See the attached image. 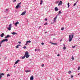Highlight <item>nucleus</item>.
Segmentation results:
<instances>
[{
  "label": "nucleus",
  "mask_w": 80,
  "mask_h": 80,
  "mask_svg": "<svg viewBox=\"0 0 80 80\" xmlns=\"http://www.w3.org/2000/svg\"><path fill=\"white\" fill-rule=\"evenodd\" d=\"M49 43H51V44H52V45H57V43H53L51 42H50Z\"/></svg>",
  "instance_id": "obj_5"
},
{
  "label": "nucleus",
  "mask_w": 80,
  "mask_h": 80,
  "mask_svg": "<svg viewBox=\"0 0 80 80\" xmlns=\"http://www.w3.org/2000/svg\"><path fill=\"white\" fill-rule=\"evenodd\" d=\"M26 42H27V43H31V41L30 40Z\"/></svg>",
  "instance_id": "obj_19"
},
{
  "label": "nucleus",
  "mask_w": 80,
  "mask_h": 80,
  "mask_svg": "<svg viewBox=\"0 0 80 80\" xmlns=\"http://www.w3.org/2000/svg\"><path fill=\"white\" fill-rule=\"evenodd\" d=\"M9 28H7L8 30H11V28H12V24H10L9 25Z\"/></svg>",
  "instance_id": "obj_3"
},
{
  "label": "nucleus",
  "mask_w": 80,
  "mask_h": 80,
  "mask_svg": "<svg viewBox=\"0 0 80 80\" xmlns=\"http://www.w3.org/2000/svg\"><path fill=\"white\" fill-rule=\"evenodd\" d=\"M77 2H76L74 4V5L73 6H75L76 5V4H77Z\"/></svg>",
  "instance_id": "obj_28"
},
{
  "label": "nucleus",
  "mask_w": 80,
  "mask_h": 80,
  "mask_svg": "<svg viewBox=\"0 0 80 80\" xmlns=\"http://www.w3.org/2000/svg\"><path fill=\"white\" fill-rule=\"evenodd\" d=\"M8 37H10V36L9 35H8L6 37H5V38H8Z\"/></svg>",
  "instance_id": "obj_13"
},
{
  "label": "nucleus",
  "mask_w": 80,
  "mask_h": 80,
  "mask_svg": "<svg viewBox=\"0 0 80 80\" xmlns=\"http://www.w3.org/2000/svg\"><path fill=\"white\" fill-rule=\"evenodd\" d=\"M18 45L19 46H21V45H18Z\"/></svg>",
  "instance_id": "obj_48"
},
{
  "label": "nucleus",
  "mask_w": 80,
  "mask_h": 80,
  "mask_svg": "<svg viewBox=\"0 0 80 80\" xmlns=\"http://www.w3.org/2000/svg\"><path fill=\"white\" fill-rule=\"evenodd\" d=\"M8 42V39H4L2 40L1 42Z\"/></svg>",
  "instance_id": "obj_4"
},
{
  "label": "nucleus",
  "mask_w": 80,
  "mask_h": 80,
  "mask_svg": "<svg viewBox=\"0 0 80 80\" xmlns=\"http://www.w3.org/2000/svg\"><path fill=\"white\" fill-rule=\"evenodd\" d=\"M26 57L25 56V55L24 56H22V59H24V58H25Z\"/></svg>",
  "instance_id": "obj_21"
},
{
  "label": "nucleus",
  "mask_w": 80,
  "mask_h": 80,
  "mask_svg": "<svg viewBox=\"0 0 80 80\" xmlns=\"http://www.w3.org/2000/svg\"><path fill=\"white\" fill-rule=\"evenodd\" d=\"M80 67H78V70H80Z\"/></svg>",
  "instance_id": "obj_37"
},
{
  "label": "nucleus",
  "mask_w": 80,
  "mask_h": 80,
  "mask_svg": "<svg viewBox=\"0 0 80 80\" xmlns=\"http://www.w3.org/2000/svg\"><path fill=\"white\" fill-rule=\"evenodd\" d=\"M21 3H22V2H20L18 4V5H20V4H21Z\"/></svg>",
  "instance_id": "obj_33"
},
{
  "label": "nucleus",
  "mask_w": 80,
  "mask_h": 80,
  "mask_svg": "<svg viewBox=\"0 0 80 80\" xmlns=\"http://www.w3.org/2000/svg\"><path fill=\"white\" fill-rule=\"evenodd\" d=\"M19 24V22H17L16 23H15V25H16V27L17 26V24Z\"/></svg>",
  "instance_id": "obj_15"
},
{
  "label": "nucleus",
  "mask_w": 80,
  "mask_h": 80,
  "mask_svg": "<svg viewBox=\"0 0 80 80\" xmlns=\"http://www.w3.org/2000/svg\"><path fill=\"white\" fill-rule=\"evenodd\" d=\"M61 13H62V12H61V11H59L58 15H60Z\"/></svg>",
  "instance_id": "obj_20"
},
{
  "label": "nucleus",
  "mask_w": 80,
  "mask_h": 80,
  "mask_svg": "<svg viewBox=\"0 0 80 80\" xmlns=\"http://www.w3.org/2000/svg\"><path fill=\"white\" fill-rule=\"evenodd\" d=\"M3 43L2 41L0 42V47H1V45H2V43Z\"/></svg>",
  "instance_id": "obj_24"
},
{
  "label": "nucleus",
  "mask_w": 80,
  "mask_h": 80,
  "mask_svg": "<svg viewBox=\"0 0 80 80\" xmlns=\"http://www.w3.org/2000/svg\"><path fill=\"white\" fill-rule=\"evenodd\" d=\"M57 16H56L55 18H54V22H55V21L57 20Z\"/></svg>",
  "instance_id": "obj_10"
},
{
  "label": "nucleus",
  "mask_w": 80,
  "mask_h": 80,
  "mask_svg": "<svg viewBox=\"0 0 80 80\" xmlns=\"http://www.w3.org/2000/svg\"><path fill=\"white\" fill-rule=\"evenodd\" d=\"M30 80H33V76H32L30 77Z\"/></svg>",
  "instance_id": "obj_14"
},
{
  "label": "nucleus",
  "mask_w": 80,
  "mask_h": 80,
  "mask_svg": "<svg viewBox=\"0 0 80 80\" xmlns=\"http://www.w3.org/2000/svg\"><path fill=\"white\" fill-rule=\"evenodd\" d=\"M11 34H12V35H17V33L15 32H12Z\"/></svg>",
  "instance_id": "obj_12"
},
{
  "label": "nucleus",
  "mask_w": 80,
  "mask_h": 80,
  "mask_svg": "<svg viewBox=\"0 0 80 80\" xmlns=\"http://www.w3.org/2000/svg\"><path fill=\"white\" fill-rule=\"evenodd\" d=\"M35 51H37V49H35Z\"/></svg>",
  "instance_id": "obj_49"
},
{
  "label": "nucleus",
  "mask_w": 80,
  "mask_h": 80,
  "mask_svg": "<svg viewBox=\"0 0 80 80\" xmlns=\"http://www.w3.org/2000/svg\"><path fill=\"white\" fill-rule=\"evenodd\" d=\"M19 62H20V60L18 59L17 61H16L15 63L14 64V65L17 64V63H18Z\"/></svg>",
  "instance_id": "obj_8"
},
{
  "label": "nucleus",
  "mask_w": 80,
  "mask_h": 80,
  "mask_svg": "<svg viewBox=\"0 0 80 80\" xmlns=\"http://www.w3.org/2000/svg\"><path fill=\"white\" fill-rule=\"evenodd\" d=\"M80 75V73H79V74H78V75Z\"/></svg>",
  "instance_id": "obj_52"
},
{
  "label": "nucleus",
  "mask_w": 80,
  "mask_h": 80,
  "mask_svg": "<svg viewBox=\"0 0 80 80\" xmlns=\"http://www.w3.org/2000/svg\"><path fill=\"white\" fill-rule=\"evenodd\" d=\"M62 40L61 39V40H60V42H61Z\"/></svg>",
  "instance_id": "obj_47"
},
{
  "label": "nucleus",
  "mask_w": 80,
  "mask_h": 80,
  "mask_svg": "<svg viewBox=\"0 0 80 80\" xmlns=\"http://www.w3.org/2000/svg\"><path fill=\"white\" fill-rule=\"evenodd\" d=\"M25 72H26V73H28V72H31V71H30V70H25Z\"/></svg>",
  "instance_id": "obj_17"
},
{
  "label": "nucleus",
  "mask_w": 80,
  "mask_h": 80,
  "mask_svg": "<svg viewBox=\"0 0 80 80\" xmlns=\"http://www.w3.org/2000/svg\"><path fill=\"white\" fill-rule=\"evenodd\" d=\"M48 24V23L47 22H46L45 24H44V25H47Z\"/></svg>",
  "instance_id": "obj_31"
},
{
  "label": "nucleus",
  "mask_w": 80,
  "mask_h": 80,
  "mask_svg": "<svg viewBox=\"0 0 80 80\" xmlns=\"http://www.w3.org/2000/svg\"><path fill=\"white\" fill-rule=\"evenodd\" d=\"M6 10H7V9H6Z\"/></svg>",
  "instance_id": "obj_53"
},
{
  "label": "nucleus",
  "mask_w": 80,
  "mask_h": 80,
  "mask_svg": "<svg viewBox=\"0 0 80 80\" xmlns=\"http://www.w3.org/2000/svg\"><path fill=\"white\" fill-rule=\"evenodd\" d=\"M23 48H24V49H25V48H26V46H24L23 47Z\"/></svg>",
  "instance_id": "obj_38"
},
{
  "label": "nucleus",
  "mask_w": 80,
  "mask_h": 80,
  "mask_svg": "<svg viewBox=\"0 0 80 80\" xmlns=\"http://www.w3.org/2000/svg\"><path fill=\"white\" fill-rule=\"evenodd\" d=\"M47 33V32H45V33Z\"/></svg>",
  "instance_id": "obj_51"
},
{
  "label": "nucleus",
  "mask_w": 80,
  "mask_h": 80,
  "mask_svg": "<svg viewBox=\"0 0 80 80\" xmlns=\"http://www.w3.org/2000/svg\"><path fill=\"white\" fill-rule=\"evenodd\" d=\"M71 59H72V60H74V58L73 57V56H72V58Z\"/></svg>",
  "instance_id": "obj_22"
},
{
  "label": "nucleus",
  "mask_w": 80,
  "mask_h": 80,
  "mask_svg": "<svg viewBox=\"0 0 80 80\" xmlns=\"http://www.w3.org/2000/svg\"><path fill=\"white\" fill-rule=\"evenodd\" d=\"M72 73V72L71 71H69L68 72L69 74H70V73Z\"/></svg>",
  "instance_id": "obj_25"
},
{
  "label": "nucleus",
  "mask_w": 80,
  "mask_h": 80,
  "mask_svg": "<svg viewBox=\"0 0 80 80\" xmlns=\"http://www.w3.org/2000/svg\"><path fill=\"white\" fill-rule=\"evenodd\" d=\"M42 67H43V66H44V64H42L41 65Z\"/></svg>",
  "instance_id": "obj_34"
},
{
  "label": "nucleus",
  "mask_w": 80,
  "mask_h": 80,
  "mask_svg": "<svg viewBox=\"0 0 80 80\" xmlns=\"http://www.w3.org/2000/svg\"><path fill=\"white\" fill-rule=\"evenodd\" d=\"M62 1H61L58 3V6H59V5H62Z\"/></svg>",
  "instance_id": "obj_9"
},
{
  "label": "nucleus",
  "mask_w": 80,
  "mask_h": 80,
  "mask_svg": "<svg viewBox=\"0 0 80 80\" xmlns=\"http://www.w3.org/2000/svg\"><path fill=\"white\" fill-rule=\"evenodd\" d=\"M0 36H1V37H3V36H4V33H2V34H1L0 35Z\"/></svg>",
  "instance_id": "obj_18"
},
{
  "label": "nucleus",
  "mask_w": 80,
  "mask_h": 80,
  "mask_svg": "<svg viewBox=\"0 0 80 80\" xmlns=\"http://www.w3.org/2000/svg\"><path fill=\"white\" fill-rule=\"evenodd\" d=\"M18 7H20H20H21V6H20L19 4H18V5L16 6V8L17 9H18Z\"/></svg>",
  "instance_id": "obj_6"
},
{
  "label": "nucleus",
  "mask_w": 80,
  "mask_h": 80,
  "mask_svg": "<svg viewBox=\"0 0 80 80\" xmlns=\"http://www.w3.org/2000/svg\"><path fill=\"white\" fill-rule=\"evenodd\" d=\"M57 56H58V57H59L60 56V54H58L57 55Z\"/></svg>",
  "instance_id": "obj_41"
},
{
  "label": "nucleus",
  "mask_w": 80,
  "mask_h": 80,
  "mask_svg": "<svg viewBox=\"0 0 80 80\" xmlns=\"http://www.w3.org/2000/svg\"><path fill=\"white\" fill-rule=\"evenodd\" d=\"M73 36H74V34L73 33H72V34L69 35V41L70 42H71L72 40V39H73Z\"/></svg>",
  "instance_id": "obj_1"
},
{
  "label": "nucleus",
  "mask_w": 80,
  "mask_h": 80,
  "mask_svg": "<svg viewBox=\"0 0 80 80\" xmlns=\"http://www.w3.org/2000/svg\"><path fill=\"white\" fill-rule=\"evenodd\" d=\"M18 43L20 44L21 43V42H18Z\"/></svg>",
  "instance_id": "obj_43"
},
{
  "label": "nucleus",
  "mask_w": 80,
  "mask_h": 80,
  "mask_svg": "<svg viewBox=\"0 0 80 80\" xmlns=\"http://www.w3.org/2000/svg\"><path fill=\"white\" fill-rule=\"evenodd\" d=\"M24 55L25 57H26V58H28L30 57V55L28 54V51L26 52Z\"/></svg>",
  "instance_id": "obj_2"
},
{
  "label": "nucleus",
  "mask_w": 80,
  "mask_h": 80,
  "mask_svg": "<svg viewBox=\"0 0 80 80\" xmlns=\"http://www.w3.org/2000/svg\"><path fill=\"white\" fill-rule=\"evenodd\" d=\"M64 47L65 46V44H63Z\"/></svg>",
  "instance_id": "obj_45"
},
{
  "label": "nucleus",
  "mask_w": 80,
  "mask_h": 80,
  "mask_svg": "<svg viewBox=\"0 0 80 80\" xmlns=\"http://www.w3.org/2000/svg\"><path fill=\"white\" fill-rule=\"evenodd\" d=\"M14 67H15V66H14Z\"/></svg>",
  "instance_id": "obj_54"
},
{
  "label": "nucleus",
  "mask_w": 80,
  "mask_h": 80,
  "mask_svg": "<svg viewBox=\"0 0 80 80\" xmlns=\"http://www.w3.org/2000/svg\"><path fill=\"white\" fill-rule=\"evenodd\" d=\"M55 11H58V8L57 7H56L55 8Z\"/></svg>",
  "instance_id": "obj_16"
},
{
  "label": "nucleus",
  "mask_w": 80,
  "mask_h": 80,
  "mask_svg": "<svg viewBox=\"0 0 80 80\" xmlns=\"http://www.w3.org/2000/svg\"><path fill=\"white\" fill-rule=\"evenodd\" d=\"M38 51H40V49H38Z\"/></svg>",
  "instance_id": "obj_46"
},
{
  "label": "nucleus",
  "mask_w": 80,
  "mask_h": 80,
  "mask_svg": "<svg viewBox=\"0 0 80 80\" xmlns=\"http://www.w3.org/2000/svg\"><path fill=\"white\" fill-rule=\"evenodd\" d=\"M41 44H42V45H44V43H43V42H42V43H41Z\"/></svg>",
  "instance_id": "obj_39"
},
{
  "label": "nucleus",
  "mask_w": 80,
  "mask_h": 80,
  "mask_svg": "<svg viewBox=\"0 0 80 80\" xmlns=\"http://www.w3.org/2000/svg\"><path fill=\"white\" fill-rule=\"evenodd\" d=\"M75 47H76L75 46H74V47H72V48H75Z\"/></svg>",
  "instance_id": "obj_40"
},
{
  "label": "nucleus",
  "mask_w": 80,
  "mask_h": 80,
  "mask_svg": "<svg viewBox=\"0 0 80 80\" xmlns=\"http://www.w3.org/2000/svg\"><path fill=\"white\" fill-rule=\"evenodd\" d=\"M73 75H72L71 77V78H73Z\"/></svg>",
  "instance_id": "obj_42"
},
{
  "label": "nucleus",
  "mask_w": 80,
  "mask_h": 80,
  "mask_svg": "<svg viewBox=\"0 0 80 80\" xmlns=\"http://www.w3.org/2000/svg\"><path fill=\"white\" fill-rule=\"evenodd\" d=\"M18 47H19V46L18 45L16 47V48H18Z\"/></svg>",
  "instance_id": "obj_26"
},
{
  "label": "nucleus",
  "mask_w": 80,
  "mask_h": 80,
  "mask_svg": "<svg viewBox=\"0 0 80 80\" xmlns=\"http://www.w3.org/2000/svg\"><path fill=\"white\" fill-rule=\"evenodd\" d=\"M25 13H26V11L22 12L21 15L22 16L24 15L25 14Z\"/></svg>",
  "instance_id": "obj_7"
},
{
  "label": "nucleus",
  "mask_w": 80,
  "mask_h": 80,
  "mask_svg": "<svg viewBox=\"0 0 80 80\" xmlns=\"http://www.w3.org/2000/svg\"><path fill=\"white\" fill-rule=\"evenodd\" d=\"M27 44H28V43H27V42H26V43L25 44V45H27Z\"/></svg>",
  "instance_id": "obj_44"
},
{
  "label": "nucleus",
  "mask_w": 80,
  "mask_h": 80,
  "mask_svg": "<svg viewBox=\"0 0 80 80\" xmlns=\"http://www.w3.org/2000/svg\"><path fill=\"white\" fill-rule=\"evenodd\" d=\"M10 74H8L7 75V77H10Z\"/></svg>",
  "instance_id": "obj_32"
},
{
  "label": "nucleus",
  "mask_w": 80,
  "mask_h": 80,
  "mask_svg": "<svg viewBox=\"0 0 80 80\" xmlns=\"http://www.w3.org/2000/svg\"><path fill=\"white\" fill-rule=\"evenodd\" d=\"M1 58H0V59Z\"/></svg>",
  "instance_id": "obj_55"
},
{
  "label": "nucleus",
  "mask_w": 80,
  "mask_h": 80,
  "mask_svg": "<svg viewBox=\"0 0 80 80\" xmlns=\"http://www.w3.org/2000/svg\"><path fill=\"white\" fill-rule=\"evenodd\" d=\"M61 30H64V28H63V27L62 28H61Z\"/></svg>",
  "instance_id": "obj_27"
},
{
  "label": "nucleus",
  "mask_w": 80,
  "mask_h": 80,
  "mask_svg": "<svg viewBox=\"0 0 80 80\" xmlns=\"http://www.w3.org/2000/svg\"><path fill=\"white\" fill-rule=\"evenodd\" d=\"M45 21H47V18H45Z\"/></svg>",
  "instance_id": "obj_35"
},
{
  "label": "nucleus",
  "mask_w": 80,
  "mask_h": 80,
  "mask_svg": "<svg viewBox=\"0 0 80 80\" xmlns=\"http://www.w3.org/2000/svg\"><path fill=\"white\" fill-rule=\"evenodd\" d=\"M68 7H69V6H70V3L69 2L68 3Z\"/></svg>",
  "instance_id": "obj_30"
},
{
  "label": "nucleus",
  "mask_w": 80,
  "mask_h": 80,
  "mask_svg": "<svg viewBox=\"0 0 80 80\" xmlns=\"http://www.w3.org/2000/svg\"><path fill=\"white\" fill-rule=\"evenodd\" d=\"M63 50H66V47H65V46H64L63 48Z\"/></svg>",
  "instance_id": "obj_23"
},
{
  "label": "nucleus",
  "mask_w": 80,
  "mask_h": 80,
  "mask_svg": "<svg viewBox=\"0 0 80 80\" xmlns=\"http://www.w3.org/2000/svg\"><path fill=\"white\" fill-rule=\"evenodd\" d=\"M42 3H43V1H41L40 4L42 5Z\"/></svg>",
  "instance_id": "obj_29"
},
{
  "label": "nucleus",
  "mask_w": 80,
  "mask_h": 80,
  "mask_svg": "<svg viewBox=\"0 0 80 80\" xmlns=\"http://www.w3.org/2000/svg\"><path fill=\"white\" fill-rule=\"evenodd\" d=\"M7 71H8V70L7 69Z\"/></svg>",
  "instance_id": "obj_50"
},
{
  "label": "nucleus",
  "mask_w": 80,
  "mask_h": 80,
  "mask_svg": "<svg viewBox=\"0 0 80 80\" xmlns=\"http://www.w3.org/2000/svg\"><path fill=\"white\" fill-rule=\"evenodd\" d=\"M16 1L17 0H14L13 1V2H16Z\"/></svg>",
  "instance_id": "obj_36"
},
{
  "label": "nucleus",
  "mask_w": 80,
  "mask_h": 80,
  "mask_svg": "<svg viewBox=\"0 0 80 80\" xmlns=\"http://www.w3.org/2000/svg\"><path fill=\"white\" fill-rule=\"evenodd\" d=\"M4 75L5 74H4V73H2L0 75V79H1V78H2V75Z\"/></svg>",
  "instance_id": "obj_11"
}]
</instances>
